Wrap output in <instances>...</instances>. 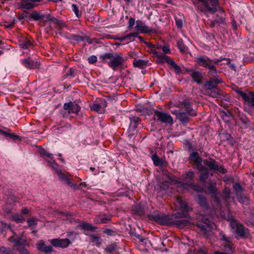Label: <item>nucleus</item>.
Listing matches in <instances>:
<instances>
[{"label":"nucleus","mask_w":254,"mask_h":254,"mask_svg":"<svg viewBox=\"0 0 254 254\" xmlns=\"http://www.w3.org/2000/svg\"><path fill=\"white\" fill-rule=\"evenodd\" d=\"M175 204L176 206L180 210V212H178L172 215H165L162 213L148 215V218L161 225H172L173 219L186 217L190 210L186 202L180 196L176 197Z\"/></svg>","instance_id":"1"},{"label":"nucleus","mask_w":254,"mask_h":254,"mask_svg":"<svg viewBox=\"0 0 254 254\" xmlns=\"http://www.w3.org/2000/svg\"><path fill=\"white\" fill-rule=\"evenodd\" d=\"M103 63H107L108 66L115 71L118 67L122 68L125 62L121 54L117 53H107L102 55L99 57Z\"/></svg>","instance_id":"2"},{"label":"nucleus","mask_w":254,"mask_h":254,"mask_svg":"<svg viewBox=\"0 0 254 254\" xmlns=\"http://www.w3.org/2000/svg\"><path fill=\"white\" fill-rule=\"evenodd\" d=\"M185 108V111L182 110L177 111H175L173 114L176 115L177 118L182 123H187L190 120V116L193 117L196 115V111L191 107L190 103L189 100H184L181 104Z\"/></svg>","instance_id":"3"},{"label":"nucleus","mask_w":254,"mask_h":254,"mask_svg":"<svg viewBox=\"0 0 254 254\" xmlns=\"http://www.w3.org/2000/svg\"><path fill=\"white\" fill-rule=\"evenodd\" d=\"M197 219L196 226L199 229V233L206 238L208 237L213 228V223L207 216L204 215H199Z\"/></svg>","instance_id":"4"},{"label":"nucleus","mask_w":254,"mask_h":254,"mask_svg":"<svg viewBox=\"0 0 254 254\" xmlns=\"http://www.w3.org/2000/svg\"><path fill=\"white\" fill-rule=\"evenodd\" d=\"M223 60H226L228 61V62H230L229 59L221 58L220 59H214L211 60L205 56L197 58L196 59V62L199 65L208 68L210 70V73L212 75L215 76L217 73V71L216 67L214 66V64H217Z\"/></svg>","instance_id":"5"},{"label":"nucleus","mask_w":254,"mask_h":254,"mask_svg":"<svg viewBox=\"0 0 254 254\" xmlns=\"http://www.w3.org/2000/svg\"><path fill=\"white\" fill-rule=\"evenodd\" d=\"M207 185L208 193L211 195L213 199V207L214 209H220L221 207V203L220 199L218 197V192L216 188V183L215 181L209 180Z\"/></svg>","instance_id":"6"},{"label":"nucleus","mask_w":254,"mask_h":254,"mask_svg":"<svg viewBox=\"0 0 254 254\" xmlns=\"http://www.w3.org/2000/svg\"><path fill=\"white\" fill-rule=\"evenodd\" d=\"M203 162L210 170L217 171L222 174H225L227 172L226 169L223 166H219L218 162L212 158L204 159Z\"/></svg>","instance_id":"7"},{"label":"nucleus","mask_w":254,"mask_h":254,"mask_svg":"<svg viewBox=\"0 0 254 254\" xmlns=\"http://www.w3.org/2000/svg\"><path fill=\"white\" fill-rule=\"evenodd\" d=\"M199 2L202 3V6L200 7L195 2H193V4L197 6V10H199L200 12L206 13L209 12L212 14L214 13L217 11V8L215 7H210L209 5L207 0H197Z\"/></svg>","instance_id":"8"},{"label":"nucleus","mask_w":254,"mask_h":254,"mask_svg":"<svg viewBox=\"0 0 254 254\" xmlns=\"http://www.w3.org/2000/svg\"><path fill=\"white\" fill-rule=\"evenodd\" d=\"M9 241L13 244V247L16 249L17 251L20 250L26 246H29L27 240L22 237H17L14 238L13 236L10 237L9 239Z\"/></svg>","instance_id":"9"},{"label":"nucleus","mask_w":254,"mask_h":254,"mask_svg":"<svg viewBox=\"0 0 254 254\" xmlns=\"http://www.w3.org/2000/svg\"><path fill=\"white\" fill-rule=\"evenodd\" d=\"M155 117L164 124L172 125L173 123V118L171 115L165 112L155 111Z\"/></svg>","instance_id":"10"},{"label":"nucleus","mask_w":254,"mask_h":254,"mask_svg":"<svg viewBox=\"0 0 254 254\" xmlns=\"http://www.w3.org/2000/svg\"><path fill=\"white\" fill-rule=\"evenodd\" d=\"M51 244L55 247H59L63 249L66 248L71 244L68 239H54L51 242Z\"/></svg>","instance_id":"11"},{"label":"nucleus","mask_w":254,"mask_h":254,"mask_svg":"<svg viewBox=\"0 0 254 254\" xmlns=\"http://www.w3.org/2000/svg\"><path fill=\"white\" fill-rule=\"evenodd\" d=\"M141 122V119L137 117L132 116L129 117V126L128 128V132L130 134H133V132L139 124Z\"/></svg>","instance_id":"12"},{"label":"nucleus","mask_w":254,"mask_h":254,"mask_svg":"<svg viewBox=\"0 0 254 254\" xmlns=\"http://www.w3.org/2000/svg\"><path fill=\"white\" fill-rule=\"evenodd\" d=\"M63 108L64 110H68V113H73L76 115L78 114L81 107L77 104H74L73 102L69 101L67 103H65L64 105Z\"/></svg>","instance_id":"13"},{"label":"nucleus","mask_w":254,"mask_h":254,"mask_svg":"<svg viewBox=\"0 0 254 254\" xmlns=\"http://www.w3.org/2000/svg\"><path fill=\"white\" fill-rule=\"evenodd\" d=\"M189 159L194 164L196 169L203 166L202 165L203 161L197 152H192L190 155Z\"/></svg>","instance_id":"14"},{"label":"nucleus","mask_w":254,"mask_h":254,"mask_svg":"<svg viewBox=\"0 0 254 254\" xmlns=\"http://www.w3.org/2000/svg\"><path fill=\"white\" fill-rule=\"evenodd\" d=\"M236 92L242 97L245 101L247 102L251 106H254V92H250L249 94L240 90H237Z\"/></svg>","instance_id":"15"},{"label":"nucleus","mask_w":254,"mask_h":254,"mask_svg":"<svg viewBox=\"0 0 254 254\" xmlns=\"http://www.w3.org/2000/svg\"><path fill=\"white\" fill-rule=\"evenodd\" d=\"M132 213L135 219L142 218L143 215V206L141 204H136L132 206Z\"/></svg>","instance_id":"16"},{"label":"nucleus","mask_w":254,"mask_h":254,"mask_svg":"<svg viewBox=\"0 0 254 254\" xmlns=\"http://www.w3.org/2000/svg\"><path fill=\"white\" fill-rule=\"evenodd\" d=\"M199 173V180L202 183H205L206 180L208 178L209 176H212V174H210L208 169L203 166L197 169Z\"/></svg>","instance_id":"17"},{"label":"nucleus","mask_w":254,"mask_h":254,"mask_svg":"<svg viewBox=\"0 0 254 254\" xmlns=\"http://www.w3.org/2000/svg\"><path fill=\"white\" fill-rule=\"evenodd\" d=\"M111 215H107L106 214H102L95 217L94 222L96 224H105L111 221Z\"/></svg>","instance_id":"18"},{"label":"nucleus","mask_w":254,"mask_h":254,"mask_svg":"<svg viewBox=\"0 0 254 254\" xmlns=\"http://www.w3.org/2000/svg\"><path fill=\"white\" fill-rule=\"evenodd\" d=\"M40 1L41 0H21L20 3V7L27 10L31 9L37 5L35 2Z\"/></svg>","instance_id":"19"},{"label":"nucleus","mask_w":254,"mask_h":254,"mask_svg":"<svg viewBox=\"0 0 254 254\" xmlns=\"http://www.w3.org/2000/svg\"><path fill=\"white\" fill-rule=\"evenodd\" d=\"M236 231L237 235L242 238H247L249 235V230L241 224H237Z\"/></svg>","instance_id":"20"},{"label":"nucleus","mask_w":254,"mask_h":254,"mask_svg":"<svg viewBox=\"0 0 254 254\" xmlns=\"http://www.w3.org/2000/svg\"><path fill=\"white\" fill-rule=\"evenodd\" d=\"M151 158L155 166L166 167L168 165V162L166 160L163 158H159L156 154H153Z\"/></svg>","instance_id":"21"},{"label":"nucleus","mask_w":254,"mask_h":254,"mask_svg":"<svg viewBox=\"0 0 254 254\" xmlns=\"http://www.w3.org/2000/svg\"><path fill=\"white\" fill-rule=\"evenodd\" d=\"M47 15H45L42 13L41 11H33L29 15H28V18L29 20H34L35 21H38L40 20H44V18H46Z\"/></svg>","instance_id":"22"},{"label":"nucleus","mask_w":254,"mask_h":254,"mask_svg":"<svg viewBox=\"0 0 254 254\" xmlns=\"http://www.w3.org/2000/svg\"><path fill=\"white\" fill-rule=\"evenodd\" d=\"M197 201L203 207L204 210H207L209 209V205L207 202L206 198L204 196L200 194L198 195L197 196Z\"/></svg>","instance_id":"23"},{"label":"nucleus","mask_w":254,"mask_h":254,"mask_svg":"<svg viewBox=\"0 0 254 254\" xmlns=\"http://www.w3.org/2000/svg\"><path fill=\"white\" fill-rule=\"evenodd\" d=\"M37 248L39 250L46 254L53 251V248L52 246H46L44 242H40L38 244Z\"/></svg>","instance_id":"24"},{"label":"nucleus","mask_w":254,"mask_h":254,"mask_svg":"<svg viewBox=\"0 0 254 254\" xmlns=\"http://www.w3.org/2000/svg\"><path fill=\"white\" fill-rule=\"evenodd\" d=\"M191 71V73L190 74V75L192 78L193 80L198 84H201L202 83L201 80L203 78L201 73L199 71H193L192 70Z\"/></svg>","instance_id":"25"},{"label":"nucleus","mask_w":254,"mask_h":254,"mask_svg":"<svg viewBox=\"0 0 254 254\" xmlns=\"http://www.w3.org/2000/svg\"><path fill=\"white\" fill-rule=\"evenodd\" d=\"M225 19L224 11L222 10H220L219 11V14L216 15V17L214 20L215 22H216V24L220 26L221 24H225Z\"/></svg>","instance_id":"26"},{"label":"nucleus","mask_w":254,"mask_h":254,"mask_svg":"<svg viewBox=\"0 0 254 254\" xmlns=\"http://www.w3.org/2000/svg\"><path fill=\"white\" fill-rule=\"evenodd\" d=\"M138 33L132 32L128 34L127 35L121 37L120 39L121 41H123L126 39H128L129 41H133L135 37L138 38L141 41H143V38L141 36H138Z\"/></svg>","instance_id":"27"},{"label":"nucleus","mask_w":254,"mask_h":254,"mask_svg":"<svg viewBox=\"0 0 254 254\" xmlns=\"http://www.w3.org/2000/svg\"><path fill=\"white\" fill-rule=\"evenodd\" d=\"M221 91L219 88L206 90V94L213 98H218L221 95Z\"/></svg>","instance_id":"28"},{"label":"nucleus","mask_w":254,"mask_h":254,"mask_svg":"<svg viewBox=\"0 0 254 254\" xmlns=\"http://www.w3.org/2000/svg\"><path fill=\"white\" fill-rule=\"evenodd\" d=\"M239 118L244 128H247L250 127L251 122L246 116L243 114H239Z\"/></svg>","instance_id":"29"},{"label":"nucleus","mask_w":254,"mask_h":254,"mask_svg":"<svg viewBox=\"0 0 254 254\" xmlns=\"http://www.w3.org/2000/svg\"><path fill=\"white\" fill-rule=\"evenodd\" d=\"M46 18L50 21L52 22L53 23L61 27H63L65 26V24L64 22L60 20H59L51 14L47 15Z\"/></svg>","instance_id":"30"},{"label":"nucleus","mask_w":254,"mask_h":254,"mask_svg":"<svg viewBox=\"0 0 254 254\" xmlns=\"http://www.w3.org/2000/svg\"><path fill=\"white\" fill-rule=\"evenodd\" d=\"M152 51L156 55L158 59L160 60V62L161 63L166 62L168 63V60H171V59H169L167 56H166L163 53L154 51Z\"/></svg>","instance_id":"31"},{"label":"nucleus","mask_w":254,"mask_h":254,"mask_svg":"<svg viewBox=\"0 0 254 254\" xmlns=\"http://www.w3.org/2000/svg\"><path fill=\"white\" fill-rule=\"evenodd\" d=\"M233 187L235 191L236 195L237 197L243 194L244 189L239 183L234 184Z\"/></svg>","instance_id":"32"},{"label":"nucleus","mask_w":254,"mask_h":254,"mask_svg":"<svg viewBox=\"0 0 254 254\" xmlns=\"http://www.w3.org/2000/svg\"><path fill=\"white\" fill-rule=\"evenodd\" d=\"M24 66L29 69H32L36 67V64L34 61L28 59H24L22 61Z\"/></svg>","instance_id":"33"},{"label":"nucleus","mask_w":254,"mask_h":254,"mask_svg":"<svg viewBox=\"0 0 254 254\" xmlns=\"http://www.w3.org/2000/svg\"><path fill=\"white\" fill-rule=\"evenodd\" d=\"M80 227L84 230L95 232L97 227L88 223H84L80 225Z\"/></svg>","instance_id":"34"},{"label":"nucleus","mask_w":254,"mask_h":254,"mask_svg":"<svg viewBox=\"0 0 254 254\" xmlns=\"http://www.w3.org/2000/svg\"><path fill=\"white\" fill-rule=\"evenodd\" d=\"M189 221L185 219L175 220L174 219L172 225H175L179 227L182 228L187 225Z\"/></svg>","instance_id":"35"},{"label":"nucleus","mask_w":254,"mask_h":254,"mask_svg":"<svg viewBox=\"0 0 254 254\" xmlns=\"http://www.w3.org/2000/svg\"><path fill=\"white\" fill-rule=\"evenodd\" d=\"M117 249L118 246L117 244L116 243H113L107 245L105 249V251L109 254H112L115 251V250Z\"/></svg>","instance_id":"36"},{"label":"nucleus","mask_w":254,"mask_h":254,"mask_svg":"<svg viewBox=\"0 0 254 254\" xmlns=\"http://www.w3.org/2000/svg\"><path fill=\"white\" fill-rule=\"evenodd\" d=\"M238 200L241 203L248 205L250 203L249 198L245 195L242 194L237 197Z\"/></svg>","instance_id":"37"},{"label":"nucleus","mask_w":254,"mask_h":254,"mask_svg":"<svg viewBox=\"0 0 254 254\" xmlns=\"http://www.w3.org/2000/svg\"><path fill=\"white\" fill-rule=\"evenodd\" d=\"M68 39L73 40L76 42H80L83 41L85 38H87V37H82L79 35H77L75 34H70L68 37H67Z\"/></svg>","instance_id":"38"},{"label":"nucleus","mask_w":254,"mask_h":254,"mask_svg":"<svg viewBox=\"0 0 254 254\" xmlns=\"http://www.w3.org/2000/svg\"><path fill=\"white\" fill-rule=\"evenodd\" d=\"M204 86L206 88V90L217 88V87L214 84V83H213V82L211 78L206 82L204 84Z\"/></svg>","instance_id":"39"},{"label":"nucleus","mask_w":254,"mask_h":254,"mask_svg":"<svg viewBox=\"0 0 254 254\" xmlns=\"http://www.w3.org/2000/svg\"><path fill=\"white\" fill-rule=\"evenodd\" d=\"M168 64L171 66L172 68L174 69V70L176 73H179L181 72L180 67L176 64V63L173 60H172V59H171L170 60H168Z\"/></svg>","instance_id":"40"},{"label":"nucleus","mask_w":254,"mask_h":254,"mask_svg":"<svg viewBox=\"0 0 254 254\" xmlns=\"http://www.w3.org/2000/svg\"><path fill=\"white\" fill-rule=\"evenodd\" d=\"M91 239L90 241L92 242H96V246L99 247L101 244V239L100 237L97 236L96 235L92 234L90 235Z\"/></svg>","instance_id":"41"},{"label":"nucleus","mask_w":254,"mask_h":254,"mask_svg":"<svg viewBox=\"0 0 254 254\" xmlns=\"http://www.w3.org/2000/svg\"><path fill=\"white\" fill-rule=\"evenodd\" d=\"M0 254H14L13 249L4 246L0 247Z\"/></svg>","instance_id":"42"},{"label":"nucleus","mask_w":254,"mask_h":254,"mask_svg":"<svg viewBox=\"0 0 254 254\" xmlns=\"http://www.w3.org/2000/svg\"><path fill=\"white\" fill-rule=\"evenodd\" d=\"M32 44V43L31 41L26 38L23 42L20 43V45L21 48L26 49L31 46Z\"/></svg>","instance_id":"43"},{"label":"nucleus","mask_w":254,"mask_h":254,"mask_svg":"<svg viewBox=\"0 0 254 254\" xmlns=\"http://www.w3.org/2000/svg\"><path fill=\"white\" fill-rule=\"evenodd\" d=\"M223 197L225 201H227L228 199L230 197L231 190L229 188L225 187L223 191Z\"/></svg>","instance_id":"44"},{"label":"nucleus","mask_w":254,"mask_h":254,"mask_svg":"<svg viewBox=\"0 0 254 254\" xmlns=\"http://www.w3.org/2000/svg\"><path fill=\"white\" fill-rule=\"evenodd\" d=\"M103 232L109 236H114L117 234V232L116 231L109 228H104Z\"/></svg>","instance_id":"45"},{"label":"nucleus","mask_w":254,"mask_h":254,"mask_svg":"<svg viewBox=\"0 0 254 254\" xmlns=\"http://www.w3.org/2000/svg\"><path fill=\"white\" fill-rule=\"evenodd\" d=\"M133 65L134 67L143 68V60L135 59L133 62Z\"/></svg>","instance_id":"46"},{"label":"nucleus","mask_w":254,"mask_h":254,"mask_svg":"<svg viewBox=\"0 0 254 254\" xmlns=\"http://www.w3.org/2000/svg\"><path fill=\"white\" fill-rule=\"evenodd\" d=\"M71 8L72 11L74 12L77 17L79 18L81 15V11L78 9V7L75 4L71 5Z\"/></svg>","instance_id":"47"},{"label":"nucleus","mask_w":254,"mask_h":254,"mask_svg":"<svg viewBox=\"0 0 254 254\" xmlns=\"http://www.w3.org/2000/svg\"><path fill=\"white\" fill-rule=\"evenodd\" d=\"M40 153L42 156H46L51 159L53 158V155L51 153L48 152L45 149L42 148L40 151Z\"/></svg>","instance_id":"48"},{"label":"nucleus","mask_w":254,"mask_h":254,"mask_svg":"<svg viewBox=\"0 0 254 254\" xmlns=\"http://www.w3.org/2000/svg\"><path fill=\"white\" fill-rule=\"evenodd\" d=\"M170 185H171L170 182H169V181H165L162 182L161 183L160 187L161 189L165 190L169 189Z\"/></svg>","instance_id":"49"},{"label":"nucleus","mask_w":254,"mask_h":254,"mask_svg":"<svg viewBox=\"0 0 254 254\" xmlns=\"http://www.w3.org/2000/svg\"><path fill=\"white\" fill-rule=\"evenodd\" d=\"M177 46L181 52H185L186 50V47L182 40H179L177 42Z\"/></svg>","instance_id":"50"},{"label":"nucleus","mask_w":254,"mask_h":254,"mask_svg":"<svg viewBox=\"0 0 254 254\" xmlns=\"http://www.w3.org/2000/svg\"><path fill=\"white\" fill-rule=\"evenodd\" d=\"M149 105L148 107H147L145 108V110L144 109V114H147L149 115L150 114L152 113V110L153 109V104L151 103H149Z\"/></svg>","instance_id":"51"},{"label":"nucleus","mask_w":254,"mask_h":254,"mask_svg":"<svg viewBox=\"0 0 254 254\" xmlns=\"http://www.w3.org/2000/svg\"><path fill=\"white\" fill-rule=\"evenodd\" d=\"M57 173L59 178L63 181H65L68 178L66 175L62 172L61 170H57Z\"/></svg>","instance_id":"52"},{"label":"nucleus","mask_w":254,"mask_h":254,"mask_svg":"<svg viewBox=\"0 0 254 254\" xmlns=\"http://www.w3.org/2000/svg\"><path fill=\"white\" fill-rule=\"evenodd\" d=\"M194 178V174L193 171H189L186 172L185 178L190 180H192Z\"/></svg>","instance_id":"53"},{"label":"nucleus","mask_w":254,"mask_h":254,"mask_svg":"<svg viewBox=\"0 0 254 254\" xmlns=\"http://www.w3.org/2000/svg\"><path fill=\"white\" fill-rule=\"evenodd\" d=\"M65 182L68 185L74 188V190L78 189V187L75 184L72 183V179L68 178Z\"/></svg>","instance_id":"54"},{"label":"nucleus","mask_w":254,"mask_h":254,"mask_svg":"<svg viewBox=\"0 0 254 254\" xmlns=\"http://www.w3.org/2000/svg\"><path fill=\"white\" fill-rule=\"evenodd\" d=\"M191 189L192 190L197 191H201L202 190V188L200 187L199 186L197 185H194L193 183H190L188 185Z\"/></svg>","instance_id":"55"},{"label":"nucleus","mask_w":254,"mask_h":254,"mask_svg":"<svg viewBox=\"0 0 254 254\" xmlns=\"http://www.w3.org/2000/svg\"><path fill=\"white\" fill-rule=\"evenodd\" d=\"M28 13V11L24 10L23 13L18 14V19L21 20L25 19V18H28V16H27V14Z\"/></svg>","instance_id":"56"},{"label":"nucleus","mask_w":254,"mask_h":254,"mask_svg":"<svg viewBox=\"0 0 254 254\" xmlns=\"http://www.w3.org/2000/svg\"><path fill=\"white\" fill-rule=\"evenodd\" d=\"M90 108L91 110L98 112L100 111L101 106L98 104H94L90 106Z\"/></svg>","instance_id":"57"},{"label":"nucleus","mask_w":254,"mask_h":254,"mask_svg":"<svg viewBox=\"0 0 254 254\" xmlns=\"http://www.w3.org/2000/svg\"><path fill=\"white\" fill-rule=\"evenodd\" d=\"M49 166L53 168L56 172L57 170H59L60 169H58L59 167L58 164L56 163L54 161L53 162H51L50 161H48Z\"/></svg>","instance_id":"58"},{"label":"nucleus","mask_w":254,"mask_h":254,"mask_svg":"<svg viewBox=\"0 0 254 254\" xmlns=\"http://www.w3.org/2000/svg\"><path fill=\"white\" fill-rule=\"evenodd\" d=\"M14 220L18 223H22L24 221L25 219L22 216L17 215L13 217Z\"/></svg>","instance_id":"59"},{"label":"nucleus","mask_w":254,"mask_h":254,"mask_svg":"<svg viewBox=\"0 0 254 254\" xmlns=\"http://www.w3.org/2000/svg\"><path fill=\"white\" fill-rule=\"evenodd\" d=\"M8 137L11 138L14 141L21 140V137L13 133H9Z\"/></svg>","instance_id":"60"},{"label":"nucleus","mask_w":254,"mask_h":254,"mask_svg":"<svg viewBox=\"0 0 254 254\" xmlns=\"http://www.w3.org/2000/svg\"><path fill=\"white\" fill-rule=\"evenodd\" d=\"M27 222L28 223V226L30 227L33 225H36L37 224V223L36 222L34 218H33L27 219Z\"/></svg>","instance_id":"61"},{"label":"nucleus","mask_w":254,"mask_h":254,"mask_svg":"<svg viewBox=\"0 0 254 254\" xmlns=\"http://www.w3.org/2000/svg\"><path fill=\"white\" fill-rule=\"evenodd\" d=\"M97 57L95 56H91L88 58V62L90 64H93L97 62Z\"/></svg>","instance_id":"62"},{"label":"nucleus","mask_w":254,"mask_h":254,"mask_svg":"<svg viewBox=\"0 0 254 254\" xmlns=\"http://www.w3.org/2000/svg\"><path fill=\"white\" fill-rule=\"evenodd\" d=\"M220 239L221 240L225 241L226 242L228 243V244L231 242V239L229 237H226L224 234H221V238Z\"/></svg>","instance_id":"63"},{"label":"nucleus","mask_w":254,"mask_h":254,"mask_svg":"<svg viewBox=\"0 0 254 254\" xmlns=\"http://www.w3.org/2000/svg\"><path fill=\"white\" fill-rule=\"evenodd\" d=\"M6 226L7 224L1 221L0 223V233H2L5 230Z\"/></svg>","instance_id":"64"}]
</instances>
